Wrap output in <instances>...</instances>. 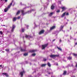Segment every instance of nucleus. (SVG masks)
I'll return each instance as SVG.
<instances>
[{
    "instance_id": "nucleus-54",
    "label": "nucleus",
    "mask_w": 77,
    "mask_h": 77,
    "mask_svg": "<svg viewBox=\"0 0 77 77\" xmlns=\"http://www.w3.org/2000/svg\"><path fill=\"white\" fill-rule=\"evenodd\" d=\"M73 77H75V76H74Z\"/></svg>"
},
{
    "instance_id": "nucleus-37",
    "label": "nucleus",
    "mask_w": 77,
    "mask_h": 77,
    "mask_svg": "<svg viewBox=\"0 0 77 77\" xmlns=\"http://www.w3.org/2000/svg\"><path fill=\"white\" fill-rule=\"evenodd\" d=\"M60 42H62V40H61V39H60Z\"/></svg>"
},
{
    "instance_id": "nucleus-39",
    "label": "nucleus",
    "mask_w": 77,
    "mask_h": 77,
    "mask_svg": "<svg viewBox=\"0 0 77 77\" xmlns=\"http://www.w3.org/2000/svg\"><path fill=\"white\" fill-rule=\"evenodd\" d=\"M77 45V42L76 43H75V45Z\"/></svg>"
},
{
    "instance_id": "nucleus-30",
    "label": "nucleus",
    "mask_w": 77,
    "mask_h": 77,
    "mask_svg": "<svg viewBox=\"0 0 77 77\" xmlns=\"http://www.w3.org/2000/svg\"><path fill=\"white\" fill-rule=\"evenodd\" d=\"M2 75H6V73H2Z\"/></svg>"
},
{
    "instance_id": "nucleus-42",
    "label": "nucleus",
    "mask_w": 77,
    "mask_h": 77,
    "mask_svg": "<svg viewBox=\"0 0 77 77\" xmlns=\"http://www.w3.org/2000/svg\"><path fill=\"white\" fill-rule=\"evenodd\" d=\"M0 67H2V65H0Z\"/></svg>"
},
{
    "instance_id": "nucleus-45",
    "label": "nucleus",
    "mask_w": 77,
    "mask_h": 77,
    "mask_svg": "<svg viewBox=\"0 0 77 77\" xmlns=\"http://www.w3.org/2000/svg\"><path fill=\"white\" fill-rule=\"evenodd\" d=\"M26 63H28V62L27 61H26Z\"/></svg>"
},
{
    "instance_id": "nucleus-24",
    "label": "nucleus",
    "mask_w": 77,
    "mask_h": 77,
    "mask_svg": "<svg viewBox=\"0 0 77 77\" xmlns=\"http://www.w3.org/2000/svg\"><path fill=\"white\" fill-rule=\"evenodd\" d=\"M25 30V29H24L22 28V32H24V31Z\"/></svg>"
},
{
    "instance_id": "nucleus-40",
    "label": "nucleus",
    "mask_w": 77,
    "mask_h": 77,
    "mask_svg": "<svg viewBox=\"0 0 77 77\" xmlns=\"http://www.w3.org/2000/svg\"><path fill=\"white\" fill-rule=\"evenodd\" d=\"M35 11V10H34V9H32L31 10V11Z\"/></svg>"
},
{
    "instance_id": "nucleus-8",
    "label": "nucleus",
    "mask_w": 77,
    "mask_h": 77,
    "mask_svg": "<svg viewBox=\"0 0 77 77\" xmlns=\"http://www.w3.org/2000/svg\"><path fill=\"white\" fill-rule=\"evenodd\" d=\"M66 12H65L62 14V15L61 16L62 18H63L64 17H65V16L66 15Z\"/></svg>"
},
{
    "instance_id": "nucleus-48",
    "label": "nucleus",
    "mask_w": 77,
    "mask_h": 77,
    "mask_svg": "<svg viewBox=\"0 0 77 77\" xmlns=\"http://www.w3.org/2000/svg\"><path fill=\"white\" fill-rule=\"evenodd\" d=\"M2 26H5V25H3Z\"/></svg>"
},
{
    "instance_id": "nucleus-33",
    "label": "nucleus",
    "mask_w": 77,
    "mask_h": 77,
    "mask_svg": "<svg viewBox=\"0 0 77 77\" xmlns=\"http://www.w3.org/2000/svg\"><path fill=\"white\" fill-rule=\"evenodd\" d=\"M63 27H64L63 26H61V29H63Z\"/></svg>"
},
{
    "instance_id": "nucleus-47",
    "label": "nucleus",
    "mask_w": 77,
    "mask_h": 77,
    "mask_svg": "<svg viewBox=\"0 0 77 77\" xmlns=\"http://www.w3.org/2000/svg\"><path fill=\"white\" fill-rule=\"evenodd\" d=\"M64 19H66V17H64Z\"/></svg>"
},
{
    "instance_id": "nucleus-35",
    "label": "nucleus",
    "mask_w": 77,
    "mask_h": 77,
    "mask_svg": "<svg viewBox=\"0 0 77 77\" xmlns=\"http://www.w3.org/2000/svg\"><path fill=\"white\" fill-rule=\"evenodd\" d=\"M6 77H9V75H8V74H7V73L6 75Z\"/></svg>"
},
{
    "instance_id": "nucleus-31",
    "label": "nucleus",
    "mask_w": 77,
    "mask_h": 77,
    "mask_svg": "<svg viewBox=\"0 0 77 77\" xmlns=\"http://www.w3.org/2000/svg\"><path fill=\"white\" fill-rule=\"evenodd\" d=\"M66 15L67 16H68V15H69V13L67 12L66 14Z\"/></svg>"
},
{
    "instance_id": "nucleus-4",
    "label": "nucleus",
    "mask_w": 77,
    "mask_h": 77,
    "mask_svg": "<svg viewBox=\"0 0 77 77\" xmlns=\"http://www.w3.org/2000/svg\"><path fill=\"white\" fill-rule=\"evenodd\" d=\"M26 73V72L24 70H23V71L20 72V74L21 75V77H23V74Z\"/></svg>"
},
{
    "instance_id": "nucleus-17",
    "label": "nucleus",
    "mask_w": 77,
    "mask_h": 77,
    "mask_svg": "<svg viewBox=\"0 0 77 77\" xmlns=\"http://www.w3.org/2000/svg\"><path fill=\"white\" fill-rule=\"evenodd\" d=\"M47 64H42L41 65V66L42 67H43V66H46Z\"/></svg>"
},
{
    "instance_id": "nucleus-26",
    "label": "nucleus",
    "mask_w": 77,
    "mask_h": 77,
    "mask_svg": "<svg viewBox=\"0 0 77 77\" xmlns=\"http://www.w3.org/2000/svg\"><path fill=\"white\" fill-rule=\"evenodd\" d=\"M32 56H33V57L35 56L36 55V54H35V53L33 54H32Z\"/></svg>"
},
{
    "instance_id": "nucleus-16",
    "label": "nucleus",
    "mask_w": 77,
    "mask_h": 77,
    "mask_svg": "<svg viewBox=\"0 0 77 77\" xmlns=\"http://www.w3.org/2000/svg\"><path fill=\"white\" fill-rule=\"evenodd\" d=\"M47 65L48 66H49V67H51V64H50V63L48 62L47 63Z\"/></svg>"
},
{
    "instance_id": "nucleus-7",
    "label": "nucleus",
    "mask_w": 77,
    "mask_h": 77,
    "mask_svg": "<svg viewBox=\"0 0 77 77\" xmlns=\"http://www.w3.org/2000/svg\"><path fill=\"white\" fill-rule=\"evenodd\" d=\"M21 12H22V14L23 15H25V14H27V12L24 13V10H22Z\"/></svg>"
},
{
    "instance_id": "nucleus-28",
    "label": "nucleus",
    "mask_w": 77,
    "mask_h": 77,
    "mask_svg": "<svg viewBox=\"0 0 77 77\" xmlns=\"http://www.w3.org/2000/svg\"><path fill=\"white\" fill-rule=\"evenodd\" d=\"M56 12L57 13H59L60 12V10H58L56 11Z\"/></svg>"
},
{
    "instance_id": "nucleus-12",
    "label": "nucleus",
    "mask_w": 77,
    "mask_h": 77,
    "mask_svg": "<svg viewBox=\"0 0 77 77\" xmlns=\"http://www.w3.org/2000/svg\"><path fill=\"white\" fill-rule=\"evenodd\" d=\"M72 57L69 56L67 57V59L70 60H71V59H72Z\"/></svg>"
},
{
    "instance_id": "nucleus-25",
    "label": "nucleus",
    "mask_w": 77,
    "mask_h": 77,
    "mask_svg": "<svg viewBox=\"0 0 77 77\" xmlns=\"http://www.w3.org/2000/svg\"><path fill=\"white\" fill-rule=\"evenodd\" d=\"M24 55L25 56H27V55H28V53H25L24 54Z\"/></svg>"
},
{
    "instance_id": "nucleus-29",
    "label": "nucleus",
    "mask_w": 77,
    "mask_h": 77,
    "mask_svg": "<svg viewBox=\"0 0 77 77\" xmlns=\"http://www.w3.org/2000/svg\"><path fill=\"white\" fill-rule=\"evenodd\" d=\"M43 61L45 62V61H47V59L46 58H44L43 59Z\"/></svg>"
},
{
    "instance_id": "nucleus-32",
    "label": "nucleus",
    "mask_w": 77,
    "mask_h": 77,
    "mask_svg": "<svg viewBox=\"0 0 77 77\" xmlns=\"http://www.w3.org/2000/svg\"><path fill=\"white\" fill-rule=\"evenodd\" d=\"M0 33L1 35H2V34H3V32L2 31H0Z\"/></svg>"
},
{
    "instance_id": "nucleus-18",
    "label": "nucleus",
    "mask_w": 77,
    "mask_h": 77,
    "mask_svg": "<svg viewBox=\"0 0 77 77\" xmlns=\"http://www.w3.org/2000/svg\"><path fill=\"white\" fill-rule=\"evenodd\" d=\"M29 37H30V35H26L25 37H26V38H29Z\"/></svg>"
},
{
    "instance_id": "nucleus-46",
    "label": "nucleus",
    "mask_w": 77,
    "mask_h": 77,
    "mask_svg": "<svg viewBox=\"0 0 77 77\" xmlns=\"http://www.w3.org/2000/svg\"><path fill=\"white\" fill-rule=\"evenodd\" d=\"M70 30H71V27H70Z\"/></svg>"
},
{
    "instance_id": "nucleus-20",
    "label": "nucleus",
    "mask_w": 77,
    "mask_h": 77,
    "mask_svg": "<svg viewBox=\"0 0 77 77\" xmlns=\"http://www.w3.org/2000/svg\"><path fill=\"white\" fill-rule=\"evenodd\" d=\"M20 13V11H17V12L16 14V15H18Z\"/></svg>"
},
{
    "instance_id": "nucleus-41",
    "label": "nucleus",
    "mask_w": 77,
    "mask_h": 77,
    "mask_svg": "<svg viewBox=\"0 0 77 77\" xmlns=\"http://www.w3.org/2000/svg\"><path fill=\"white\" fill-rule=\"evenodd\" d=\"M75 66H76V68H77V63L76 64V65H75Z\"/></svg>"
},
{
    "instance_id": "nucleus-36",
    "label": "nucleus",
    "mask_w": 77,
    "mask_h": 77,
    "mask_svg": "<svg viewBox=\"0 0 77 77\" xmlns=\"http://www.w3.org/2000/svg\"><path fill=\"white\" fill-rule=\"evenodd\" d=\"M26 27H27V29H28L29 28H29V25H27V26H26Z\"/></svg>"
},
{
    "instance_id": "nucleus-9",
    "label": "nucleus",
    "mask_w": 77,
    "mask_h": 77,
    "mask_svg": "<svg viewBox=\"0 0 77 77\" xmlns=\"http://www.w3.org/2000/svg\"><path fill=\"white\" fill-rule=\"evenodd\" d=\"M55 28H56V26H53L50 28V30H53V29H54Z\"/></svg>"
},
{
    "instance_id": "nucleus-2",
    "label": "nucleus",
    "mask_w": 77,
    "mask_h": 77,
    "mask_svg": "<svg viewBox=\"0 0 77 77\" xmlns=\"http://www.w3.org/2000/svg\"><path fill=\"white\" fill-rule=\"evenodd\" d=\"M48 44L47 43L45 45H42V50H44L45 48V47H47L48 46Z\"/></svg>"
},
{
    "instance_id": "nucleus-14",
    "label": "nucleus",
    "mask_w": 77,
    "mask_h": 77,
    "mask_svg": "<svg viewBox=\"0 0 77 77\" xmlns=\"http://www.w3.org/2000/svg\"><path fill=\"white\" fill-rule=\"evenodd\" d=\"M17 20V17H14L13 19V21H15Z\"/></svg>"
},
{
    "instance_id": "nucleus-10",
    "label": "nucleus",
    "mask_w": 77,
    "mask_h": 77,
    "mask_svg": "<svg viewBox=\"0 0 77 77\" xmlns=\"http://www.w3.org/2000/svg\"><path fill=\"white\" fill-rule=\"evenodd\" d=\"M61 9H62L63 10L62 11V12H63V11H64V10L66 9V8L65 7H62L61 8Z\"/></svg>"
},
{
    "instance_id": "nucleus-3",
    "label": "nucleus",
    "mask_w": 77,
    "mask_h": 77,
    "mask_svg": "<svg viewBox=\"0 0 77 77\" xmlns=\"http://www.w3.org/2000/svg\"><path fill=\"white\" fill-rule=\"evenodd\" d=\"M50 57H51V58H53L54 59V58H56V57H59V55H50Z\"/></svg>"
},
{
    "instance_id": "nucleus-6",
    "label": "nucleus",
    "mask_w": 77,
    "mask_h": 77,
    "mask_svg": "<svg viewBox=\"0 0 77 77\" xmlns=\"http://www.w3.org/2000/svg\"><path fill=\"white\" fill-rule=\"evenodd\" d=\"M15 26L14 25H13L12 28L11 30V31L12 32H14V29H15Z\"/></svg>"
},
{
    "instance_id": "nucleus-13",
    "label": "nucleus",
    "mask_w": 77,
    "mask_h": 77,
    "mask_svg": "<svg viewBox=\"0 0 77 77\" xmlns=\"http://www.w3.org/2000/svg\"><path fill=\"white\" fill-rule=\"evenodd\" d=\"M51 9L52 10H53L54 9V6L53 5H52L51 7Z\"/></svg>"
},
{
    "instance_id": "nucleus-50",
    "label": "nucleus",
    "mask_w": 77,
    "mask_h": 77,
    "mask_svg": "<svg viewBox=\"0 0 77 77\" xmlns=\"http://www.w3.org/2000/svg\"><path fill=\"white\" fill-rule=\"evenodd\" d=\"M67 21H69V20H67Z\"/></svg>"
},
{
    "instance_id": "nucleus-1",
    "label": "nucleus",
    "mask_w": 77,
    "mask_h": 77,
    "mask_svg": "<svg viewBox=\"0 0 77 77\" xmlns=\"http://www.w3.org/2000/svg\"><path fill=\"white\" fill-rule=\"evenodd\" d=\"M13 2H14V1L12 0L11 3L8 6V7L4 9V11L5 12H7V11L9 10V9L11 8V6H12V3Z\"/></svg>"
},
{
    "instance_id": "nucleus-23",
    "label": "nucleus",
    "mask_w": 77,
    "mask_h": 77,
    "mask_svg": "<svg viewBox=\"0 0 77 77\" xmlns=\"http://www.w3.org/2000/svg\"><path fill=\"white\" fill-rule=\"evenodd\" d=\"M72 54H73L74 56H77V54H76L73 53Z\"/></svg>"
},
{
    "instance_id": "nucleus-27",
    "label": "nucleus",
    "mask_w": 77,
    "mask_h": 77,
    "mask_svg": "<svg viewBox=\"0 0 77 77\" xmlns=\"http://www.w3.org/2000/svg\"><path fill=\"white\" fill-rule=\"evenodd\" d=\"M5 51H7V52H8L9 51V49H7L5 50Z\"/></svg>"
},
{
    "instance_id": "nucleus-38",
    "label": "nucleus",
    "mask_w": 77,
    "mask_h": 77,
    "mask_svg": "<svg viewBox=\"0 0 77 77\" xmlns=\"http://www.w3.org/2000/svg\"><path fill=\"white\" fill-rule=\"evenodd\" d=\"M5 2H8V0H5Z\"/></svg>"
},
{
    "instance_id": "nucleus-43",
    "label": "nucleus",
    "mask_w": 77,
    "mask_h": 77,
    "mask_svg": "<svg viewBox=\"0 0 77 77\" xmlns=\"http://www.w3.org/2000/svg\"><path fill=\"white\" fill-rule=\"evenodd\" d=\"M55 40H56V39H54L53 40V41H55Z\"/></svg>"
},
{
    "instance_id": "nucleus-52",
    "label": "nucleus",
    "mask_w": 77,
    "mask_h": 77,
    "mask_svg": "<svg viewBox=\"0 0 77 77\" xmlns=\"http://www.w3.org/2000/svg\"><path fill=\"white\" fill-rule=\"evenodd\" d=\"M51 73H52V74H53V72H52Z\"/></svg>"
},
{
    "instance_id": "nucleus-51",
    "label": "nucleus",
    "mask_w": 77,
    "mask_h": 77,
    "mask_svg": "<svg viewBox=\"0 0 77 77\" xmlns=\"http://www.w3.org/2000/svg\"><path fill=\"white\" fill-rule=\"evenodd\" d=\"M1 1H2L3 0H0Z\"/></svg>"
},
{
    "instance_id": "nucleus-15",
    "label": "nucleus",
    "mask_w": 77,
    "mask_h": 77,
    "mask_svg": "<svg viewBox=\"0 0 77 77\" xmlns=\"http://www.w3.org/2000/svg\"><path fill=\"white\" fill-rule=\"evenodd\" d=\"M53 13H50V14H49V17H51V16H52V15H53Z\"/></svg>"
},
{
    "instance_id": "nucleus-49",
    "label": "nucleus",
    "mask_w": 77,
    "mask_h": 77,
    "mask_svg": "<svg viewBox=\"0 0 77 77\" xmlns=\"http://www.w3.org/2000/svg\"><path fill=\"white\" fill-rule=\"evenodd\" d=\"M51 77H54V76H51Z\"/></svg>"
},
{
    "instance_id": "nucleus-22",
    "label": "nucleus",
    "mask_w": 77,
    "mask_h": 77,
    "mask_svg": "<svg viewBox=\"0 0 77 77\" xmlns=\"http://www.w3.org/2000/svg\"><path fill=\"white\" fill-rule=\"evenodd\" d=\"M21 51H26V50L25 49H24L21 48Z\"/></svg>"
},
{
    "instance_id": "nucleus-11",
    "label": "nucleus",
    "mask_w": 77,
    "mask_h": 77,
    "mask_svg": "<svg viewBox=\"0 0 77 77\" xmlns=\"http://www.w3.org/2000/svg\"><path fill=\"white\" fill-rule=\"evenodd\" d=\"M36 50H30L29 51V53H34V52H35Z\"/></svg>"
},
{
    "instance_id": "nucleus-21",
    "label": "nucleus",
    "mask_w": 77,
    "mask_h": 77,
    "mask_svg": "<svg viewBox=\"0 0 77 77\" xmlns=\"http://www.w3.org/2000/svg\"><path fill=\"white\" fill-rule=\"evenodd\" d=\"M66 71H64L63 73V75H66Z\"/></svg>"
},
{
    "instance_id": "nucleus-34",
    "label": "nucleus",
    "mask_w": 77,
    "mask_h": 77,
    "mask_svg": "<svg viewBox=\"0 0 77 77\" xmlns=\"http://www.w3.org/2000/svg\"><path fill=\"white\" fill-rule=\"evenodd\" d=\"M20 16H19L17 18V19H20Z\"/></svg>"
},
{
    "instance_id": "nucleus-19",
    "label": "nucleus",
    "mask_w": 77,
    "mask_h": 77,
    "mask_svg": "<svg viewBox=\"0 0 77 77\" xmlns=\"http://www.w3.org/2000/svg\"><path fill=\"white\" fill-rule=\"evenodd\" d=\"M57 48L59 50H60V51H62V49L60 48H59L58 47H57Z\"/></svg>"
},
{
    "instance_id": "nucleus-44",
    "label": "nucleus",
    "mask_w": 77,
    "mask_h": 77,
    "mask_svg": "<svg viewBox=\"0 0 77 77\" xmlns=\"http://www.w3.org/2000/svg\"><path fill=\"white\" fill-rule=\"evenodd\" d=\"M51 73L50 72L48 73V74H50Z\"/></svg>"
},
{
    "instance_id": "nucleus-53",
    "label": "nucleus",
    "mask_w": 77,
    "mask_h": 77,
    "mask_svg": "<svg viewBox=\"0 0 77 77\" xmlns=\"http://www.w3.org/2000/svg\"><path fill=\"white\" fill-rule=\"evenodd\" d=\"M23 38H24V37H23Z\"/></svg>"
},
{
    "instance_id": "nucleus-5",
    "label": "nucleus",
    "mask_w": 77,
    "mask_h": 77,
    "mask_svg": "<svg viewBox=\"0 0 77 77\" xmlns=\"http://www.w3.org/2000/svg\"><path fill=\"white\" fill-rule=\"evenodd\" d=\"M45 32V30H41L38 33L39 35H41V34H42L44 33Z\"/></svg>"
}]
</instances>
